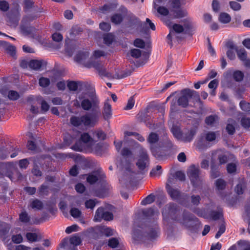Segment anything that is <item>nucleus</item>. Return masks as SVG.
I'll list each match as a JSON object with an SVG mask.
<instances>
[{"instance_id":"f257e3e1","label":"nucleus","mask_w":250,"mask_h":250,"mask_svg":"<svg viewBox=\"0 0 250 250\" xmlns=\"http://www.w3.org/2000/svg\"><path fill=\"white\" fill-rule=\"evenodd\" d=\"M99 104V101L92 85L80 94L74 104V106L81 107L84 110L88 111L92 108L97 116H100L101 114Z\"/></svg>"},{"instance_id":"f03ea898","label":"nucleus","mask_w":250,"mask_h":250,"mask_svg":"<svg viewBox=\"0 0 250 250\" xmlns=\"http://www.w3.org/2000/svg\"><path fill=\"white\" fill-rule=\"evenodd\" d=\"M144 63H128L123 66L121 68H114L113 71L111 67L106 66L104 77L109 79H122L131 75L136 69L143 66Z\"/></svg>"},{"instance_id":"7ed1b4c3","label":"nucleus","mask_w":250,"mask_h":250,"mask_svg":"<svg viewBox=\"0 0 250 250\" xmlns=\"http://www.w3.org/2000/svg\"><path fill=\"white\" fill-rule=\"evenodd\" d=\"M97 119L96 116H91L86 114L81 116H72L70 118V123L75 127L93 126L95 125Z\"/></svg>"},{"instance_id":"20e7f679","label":"nucleus","mask_w":250,"mask_h":250,"mask_svg":"<svg viewBox=\"0 0 250 250\" xmlns=\"http://www.w3.org/2000/svg\"><path fill=\"white\" fill-rule=\"evenodd\" d=\"M178 222L194 231H196L201 225L197 218L186 210L183 211Z\"/></svg>"},{"instance_id":"39448f33","label":"nucleus","mask_w":250,"mask_h":250,"mask_svg":"<svg viewBox=\"0 0 250 250\" xmlns=\"http://www.w3.org/2000/svg\"><path fill=\"white\" fill-rule=\"evenodd\" d=\"M178 222L194 231H196L201 225L197 218L186 210L183 211Z\"/></svg>"},{"instance_id":"423d86ee","label":"nucleus","mask_w":250,"mask_h":250,"mask_svg":"<svg viewBox=\"0 0 250 250\" xmlns=\"http://www.w3.org/2000/svg\"><path fill=\"white\" fill-rule=\"evenodd\" d=\"M158 135L154 132L149 134L147 141L150 144V149L152 155L156 158H161L163 156L161 148L163 147L162 142L159 141Z\"/></svg>"},{"instance_id":"0eeeda50","label":"nucleus","mask_w":250,"mask_h":250,"mask_svg":"<svg viewBox=\"0 0 250 250\" xmlns=\"http://www.w3.org/2000/svg\"><path fill=\"white\" fill-rule=\"evenodd\" d=\"M181 210L180 208L177 205L171 203L166 206V208L163 211L164 216H167L171 218V219L179 221L180 217Z\"/></svg>"},{"instance_id":"6e6552de","label":"nucleus","mask_w":250,"mask_h":250,"mask_svg":"<svg viewBox=\"0 0 250 250\" xmlns=\"http://www.w3.org/2000/svg\"><path fill=\"white\" fill-rule=\"evenodd\" d=\"M136 165L141 172L147 170L149 165V158L146 150L142 147L140 149L139 158Z\"/></svg>"},{"instance_id":"1a4fd4ad","label":"nucleus","mask_w":250,"mask_h":250,"mask_svg":"<svg viewBox=\"0 0 250 250\" xmlns=\"http://www.w3.org/2000/svg\"><path fill=\"white\" fill-rule=\"evenodd\" d=\"M172 12L173 17L175 18L181 19L186 17L181 21L185 28H190L192 27L191 20L190 18L187 17L188 12L185 9L179 8L177 9L173 10Z\"/></svg>"},{"instance_id":"9d476101","label":"nucleus","mask_w":250,"mask_h":250,"mask_svg":"<svg viewBox=\"0 0 250 250\" xmlns=\"http://www.w3.org/2000/svg\"><path fill=\"white\" fill-rule=\"evenodd\" d=\"M92 84L87 82L70 81L67 83V87L71 91H85L90 87Z\"/></svg>"},{"instance_id":"9b49d317","label":"nucleus","mask_w":250,"mask_h":250,"mask_svg":"<svg viewBox=\"0 0 250 250\" xmlns=\"http://www.w3.org/2000/svg\"><path fill=\"white\" fill-rule=\"evenodd\" d=\"M200 170L194 165H191L188 169V174L194 186H197L200 181Z\"/></svg>"},{"instance_id":"f8f14e48","label":"nucleus","mask_w":250,"mask_h":250,"mask_svg":"<svg viewBox=\"0 0 250 250\" xmlns=\"http://www.w3.org/2000/svg\"><path fill=\"white\" fill-rule=\"evenodd\" d=\"M182 95L177 100L178 104L183 107H186L188 105V100L193 92L189 89H185L181 91Z\"/></svg>"},{"instance_id":"ddd939ff","label":"nucleus","mask_w":250,"mask_h":250,"mask_svg":"<svg viewBox=\"0 0 250 250\" xmlns=\"http://www.w3.org/2000/svg\"><path fill=\"white\" fill-rule=\"evenodd\" d=\"M82 66L87 68H94L100 77H104L106 67L104 63H82Z\"/></svg>"},{"instance_id":"4468645a","label":"nucleus","mask_w":250,"mask_h":250,"mask_svg":"<svg viewBox=\"0 0 250 250\" xmlns=\"http://www.w3.org/2000/svg\"><path fill=\"white\" fill-rule=\"evenodd\" d=\"M105 177V174L100 169L89 174L86 178V181L89 184H93L98 181L104 180Z\"/></svg>"},{"instance_id":"2eb2a0df","label":"nucleus","mask_w":250,"mask_h":250,"mask_svg":"<svg viewBox=\"0 0 250 250\" xmlns=\"http://www.w3.org/2000/svg\"><path fill=\"white\" fill-rule=\"evenodd\" d=\"M165 23L167 26L170 29V32L167 36V38L168 39H170L171 37L174 35L175 33H182L184 30V28H185L184 25L182 26L179 24L176 23L172 24L169 21H166ZM186 29L188 28H186Z\"/></svg>"},{"instance_id":"dca6fc26","label":"nucleus","mask_w":250,"mask_h":250,"mask_svg":"<svg viewBox=\"0 0 250 250\" xmlns=\"http://www.w3.org/2000/svg\"><path fill=\"white\" fill-rule=\"evenodd\" d=\"M173 178H169L166 184V189L169 195L173 200L178 199L180 196V191L176 188H173L170 185L173 183Z\"/></svg>"},{"instance_id":"f3484780","label":"nucleus","mask_w":250,"mask_h":250,"mask_svg":"<svg viewBox=\"0 0 250 250\" xmlns=\"http://www.w3.org/2000/svg\"><path fill=\"white\" fill-rule=\"evenodd\" d=\"M120 10L123 14L124 16H127L128 23L129 26H133L134 25L139 24L140 23L139 20L132 13L128 12L127 9L125 7H121Z\"/></svg>"},{"instance_id":"a211bd4d","label":"nucleus","mask_w":250,"mask_h":250,"mask_svg":"<svg viewBox=\"0 0 250 250\" xmlns=\"http://www.w3.org/2000/svg\"><path fill=\"white\" fill-rule=\"evenodd\" d=\"M197 130V127H193L183 132L181 141L184 143L190 142L196 135Z\"/></svg>"},{"instance_id":"6ab92c4d","label":"nucleus","mask_w":250,"mask_h":250,"mask_svg":"<svg viewBox=\"0 0 250 250\" xmlns=\"http://www.w3.org/2000/svg\"><path fill=\"white\" fill-rule=\"evenodd\" d=\"M4 50L13 57H15L16 49L15 46L5 41H1L0 50Z\"/></svg>"},{"instance_id":"aec40b11","label":"nucleus","mask_w":250,"mask_h":250,"mask_svg":"<svg viewBox=\"0 0 250 250\" xmlns=\"http://www.w3.org/2000/svg\"><path fill=\"white\" fill-rule=\"evenodd\" d=\"M125 169V171L119 180L125 184L130 183L134 178V173L131 171L130 166H128Z\"/></svg>"},{"instance_id":"412c9836","label":"nucleus","mask_w":250,"mask_h":250,"mask_svg":"<svg viewBox=\"0 0 250 250\" xmlns=\"http://www.w3.org/2000/svg\"><path fill=\"white\" fill-rule=\"evenodd\" d=\"M228 50L226 52L227 57L230 61H233L235 58V52L236 50L238 48L232 42L228 43L227 44Z\"/></svg>"},{"instance_id":"4be33fe9","label":"nucleus","mask_w":250,"mask_h":250,"mask_svg":"<svg viewBox=\"0 0 250 250\" xmlns=\"http://www.w3.org/2000/svg\"><path fill=\"white\" fill-rule=\"evenodd\" d=\"M237 55L239 60L243 62H250V59L248 57L247 52L244 48L236 50Z\"/></svg>"},{"instance_id":"5701e85b","label":"nucleus","mask_w":250,"mask_h":250,"mask_svg":"<svg viewBox=\"0 0 250 250\" xmlns=\"http://www.w3.org/2000/svg\"><path fill=\"white\" fill-rule=\"evenodd\" d=\"M109 100H107L105 101L104 106V109L103 112V114L104 116V119L107 120L111 116V106L109 103Z\"/></svg>"},{"instance_id":"b1692460","label":"nucleus","mask_w":250,"mask_h":250,"mask_svg":"<svg viewBox=\"0 0 250 250\" xmlns=\"http://www.w3.org/2000/svg\"><path fill=\"white\" fill-rule=\"evenodd\" d=\"M43 63H20V66L22 68L29 69L33 70H39L42 67Z\"/></svg>"},{"instance_id":"393cba45","label":"nucleus","mask_w":250,"mask_h":250,"mask_svg":"<svg viewBox=\"0 0 250 250\" xmlns=\"http://www.w3.org/2000/svg\"><path fill=\"white\" fill-rule=\"evenodd\" d=\"M220 176L219 166L214 162H211L210 166V176L212 178H216Z\"/></svg>"},{"instance_id":"a878e982","label":"nucleus","mask_w":250,"mask_h":250,"mask_svg":"<svg viewBox=\"0 0 250 250\" xmlns=\"http://www.w3.org/2000/svg\"><path fill=\"white\" fill-rule=\"evenodd\" d=\"M89 56V53L86 51H81L78 52L75 57V60L76 62H81L85 61Z\"/></svg>"},{"instance_id":"bb28decb","label":"nucleus","mask_w":250,"mask_h":250,"mask_svg":"<svg viewBox=\"0 0 250 250\" xmlns=\"http://www.w3.org/2000/svg\"><path fill=\"white\" fill-rule=\"evenodd\" d=\"M218 20L222 23H228L231 21V17L227 13H221L219 15Z\"/></svg>"},{"instance_id":"cd10ccee","label":"nucleus","mask_w":250,"mask_h":250,"mask_svg":"<svg viewBox=\"0 0 250 250\" xmlns=\"http://www.w3.org/2000/svg\"><path fill=\"white\" fill-rule=\"evenodd\" d=\"M104 211L102 207L99 208L95 212L94 220L97 222H100L103 218Z\"/></svg>"},{"instance_id":"c85d7f7f","label":"nucleus","mask_w":250,"mask_h":250,"mask_svg":"<svg viewBox=\"0 0 250 250\" xmlns=\"http://www.w3.org/2000/svg\"><path fill=\"white\" fill-rule=\"evenodd\" d=\"M31 208L33 209L41 210L43 208V205L42 202L39 199L33 200L30 204Z\"/></svg>"},{"instance_id":"c756f323","label":"nucleus","mask_w":250,"mask_h":250,"mask_svg":"<svg viewBox=\"0 0 250 250\" xmlns=\"http://www.w3.org/2000/svg\"><path fill=\"white\" fill-rule=\"evenodd\" d=\"M9 226L5 223H1L0 225V236H4L6 235L10 229Z\"/></svg>"},{"instance_id":"7c9ffc66","label":"nucleus","mask_w":250,"mask_h":250,"mask_svg":"<svg viewBox=\"0 0 250 250\" xmlns=\"http://www.w3.org/2000/svg\"><path fill=\"white\" fill-rule=\"evenodd\" d=\"M8 18L7 22L8 24L13 27H16L19 22V16H17L12 17V16H9Z\"/></svg>"},{"instance_id":"2f4dec72","label":"nucleus","mask_w":250,"mask_h":250,"mask_svg":"<svg viewBox=\"0 0 250 250\" xmlns=\"http://www.w3.org/2000/svg\"><path fill=\"white\" fill-rule=\"evenodd\" d=\"M143 213L144 216L146 217H152L154 215H157L158 214V211L157 210H155L152 208H149L143 211Z\"/></svg>"},{"instance_id":"473e14b6","label":"nucleus","mask_w":250,"mask_h":250,"mask_svg":"<svg viewBox=\"0 0 250 250\" xmlns=\"http://www.w3.org/2000/svg\"><path fill=\"white\" fill-rule=\"evenodd\" d=\"M218 120V117L216 115H210L206 118L205 123L209 125H213Z\"/></svg>"},{"instance_id":"72a5a7b5","label":"nucleus","mask_w":250,"mask_h":250,"mask_svg":"<svg viewBox=\"0 0 250 250\" xmlns=\"http://www.w3.org/2000/svg\"><path fill=\"white\" fill-rule=\"evenodd\" d=\"M155 196L153 194H150L142 201L141 204L142 205H146L151 204L155 201Z\"/></svg>"},{"instance_id":"f704fd0d","label":"nucleus","mask_w":250,"mask_h":250,"mask_svg":"<svg viewBox=\"0 0 250 250\" xmlns=\"http://www.w3.org/2000/svg\"><path fill=\"white\" fill-rule=\"evenodd\" d=\"M20 221L24 223H29L30 220V217L26 211H22L19 215Z\"/></svg>"},{"instance_id":"c9c22d12","label":"nucleus","mask_w":250,"mask_h":250,"mask_svg":"<svg viewBox=\"0 0 250 250\" xmlns=\"http://www.w3.org/2000/svg\"><path fill=\"white\" fill-rule=\"evenodd\" d=\"M246 187L245 183L243 181H241L235 187V190L238 194H242Z\"/></svg>"},{"instance_id":"e433bc0d","label":"nucleus","mask_w":250,"mask_h":250,"mask_svg":"<svg viewBox=\"0 0 250 250\" xmlns=\"http://www.w3.org/2000/svg\"><path fill=\"white\" fill-rule=\"evenodd\" d=\"M39 194L40 195H47L49 192L48 186L44 184L42 185L39 188Z\"/></svg>"},{"instance_id":"4c0bfd02","label":"nucleus","mask_w":250,"mask_h":250,"mask_svg":"<svg viewBox=\"0 0 250 250\" xmlns=\"http://www.w3.org/2000/svg\"><path fill=\"white\" fill-rule=\"evenodd\" d=\"M216 187L219 190H222L225 189L226 187V182L222 179H218L215 181Z\"/></svg>"},{"instance_id":"58836bf2","label":"nucleus","mask_w":250,"mask_h":250,"mask_svg":"<svg viewBox=\"0 0 250 250\" xmlns=\"http://www.w3.org/2000/svg\"><path fill=\"white\" fill-rule=\"evenodd\" d=\"M123 20V17L119 14H116L112 16L111 18V21L115 24L120 23Z\"/></svg>"},{"instance_id":"ea45409f","label":"nucleus","mask_w":250,"mask_h":250,"mask_svg":"<svg viewBox=\"0 0 250 250\" xmlns=\"http://www.w3.org/2000/svg\"><path fill=\"white\" fill-rule=\"evenodd\" d=\"M26 238L28 241L30 242H34L38 241V235L36 233L27 232L26 234Z\"/></svg>"},{"instance_id":"a19ab883","label":"nucleus","mask_w":250,"mask_h":250,"mask_svg":"<svg viewBox=\"0 0 250 250\" xmlns=\"http://www.w3.org/2000/svg\"><path fill=\"white\" fill-rule=\"evenodd\" d=\"M8 97L10 100L15 101L20 98L19 93L14 90H10L8 92Z\"/></svg>"},{"instance_id":"79ce46f5","label":"nucleus","mask_w":250,"mask_h":250,"mask_svg":"<svg viewBox=\"0 0 250 250\" xmlns=\"http://www.w3.org/2000/svg\"><path fill=\"white\" fill-rule=\"evenodd\" d=\"M240 106L241 109L245 112H249L250 111V103L245 101H241L240 102Z\"/></svg>"},{"instance_id":"37998d69","label":"nucleus","mask_w":250,"mask_h":250,"mask_svg":"<svg viewBox=\"0 0 250 250\" xmlns=\"http://www.w3.org/2000/svg\"><path fill=\"white\" fill-rule=\"evenodd\" d=\"M233 77L236 82H241L244 78V74L241 71H236L233 73Z\"/></svg>"},{"instance_id":"c03bdc74","label":"nucleus","mask_w":250,"mask_h":250,"mask_svg":"<svg viewBox=\"0 0 250 250\" xmlns=\"http://www.w3.org/2000/svg\"><path fill=\"white\" fill-rule=\"evenodd\" d=\"M100 231L106 236H109L113 235V231L110 228L103 227L101 228Z\"/></svg>"},{"instance_id":"a18cd8bd","label":"nucleus","mask_w":250,"mask_h":250,"mask_svg":"<svg viewBox=\"0 0 250 250\" xmlns=\"http://www.w3.org/2000/svg\"><path fill=\"white\" fill-rule=\"evenodd\" d=\"M70 243L75 246L79 245L81 243L80 237L77 235H74L70 238Z\"/></svg>"},{"instance_id":"49530a36","label":"nucleus","mask_w":250,"mask_h":250,"mask_svg":"<svg viewBox=\"0 0 250 250\" xmlns=\"http://www.w3.org/2000/svg\"><path fill=\"white\" fill-rule=\"evenodd\" d=\"M39 83L41 86L46 87L50 84V80L48 78L42 77L39 79Z\"/></svg>"},{"instance_id":"de8ad7c7","label":"nucleus","mask_w":250,"mask_h":250,"mask_svg":"<svg viewBox=\"0 0 250 250\" xmlns=\"http://www.w3.org/2000/svg\"><path fill=\"white\" fill-rule=\"evenodd\" d=\"M155 9L157 10L158 13L163 16H167L169 13L168 10L163 6H160L159 5L156 6V8Z\"/></svg>"},{"instance_id":"09e8293b","label":"nucleus","mask_w":250,"mask_h":250,"mask_svg":"<svg viewBox=\"0 0 250 250\" xmlns=\"http://www.w3.org/2000/svg\"><path fill=\"white\" fill-rule=\"evenodd\" d=\"M113 40L114 37L111 34H107L104 36V42L107 45L110 44L113 41Z\"/></svg>"},{"instance_id":"8fccbe9b","label":"nucleus","mask_w":250,"mask_h":250,"mask_svg":"<svg viewBox=\"0 0 250 250\" xmlns=\"http://www.w3.org/2000/svg\"><path fill=\"white\" fill-rule=\"evenodd\" d=\"M201 200V197L199 195H192L190 197L191 204L194 206H198Z\"/></svg>"},{"instance_id":"3c124183","label":"nucleus","mask_w":250,"mask_h":250,"mask_svg":"<svg viewBox=\"0 0 250 250\" xmlns=\"http://www.w3.org/2000/svg\"><path fill=\"white\" fill-rule=\"evenodd\" d=\"M171 131L174 136L178 140L181 141L183 132L179 129L174 127L172 128Z\"/></svg>"},{"instance_id":"603ef678","label":"nucleus","mask_w":250,"mask_h":250,"mask_svg":"<svg viewBox=\"0 0 250 250\" xmlns=\"http://www.w3.org/2000/svg\"><path fill=\"white\" fill-rule=\"evenodd\" d=\"M52 38L53 41L60 42L62 41L63 36L61 33L55 32L52 35Z\"/></svg>"},{"instance_id":"864d4df0","label":"nucleus","mask_w":250,"mask_h":250,"mask_svg":"<svg viewBox=\"0 0 250 250\" xmlns=\"http://www.w3.org/2000/svg\"><path fill=\"white\" fill-rule=\"evenodd\" d=\"M162 167L160 166H157L155 168L152 169L150 173V175L151 177L155 176L156 175L159 176L161 174Z\"/></svg>"},{"instance_id":"5fc2aeb1","label":"nucleus","mask_w":250,"mask_h":250,"mask_svg":"<svg viewBox=\"0 0 250 250\" xmlns=\"http://www.w3.org/2000/svg\"><path fill=\"white\" fill-rule=\"evenodd\" d=\"M230 7L234 11H239L241 8V5L236 1H231L229 2Z\"/></svg>"},{"instance_id":"6e6d98bb","label":"nucleus","mask_w":250,"mask_h":250,"mask_svg":"<svg viewBox=\"0 0 250 250\" xmlns=\"http://www.w3.org/2000/svg\"><path fill=\"white\" fill-rule=\"evenodd\" d=\"M13 242L16 244H20L23 241V238L21 234L13 235L11 238Z\"/></svg>"},{"instance_id":"4d7b16f0","label":"nucleus","mask_w":250,"mask_h":250,"mask_svg":"<svg viewBox=\"0 0 250 250\" xmlns=\"http://www.w3.org/2000/svg\"><path fill=\"white\" fill-rule=\"evenodd\" d=\"M216 137L214 132H208L206 135V140L208 142H211L215 140Z\"/></svg>"},{"instance_id":"13d9d810","label":"nucleus","mask_w":250,"mask_h":250,"mask_svg":"<svg viewBox=\"0 0 250 250\" xmlns=\"http://www.w3.org/2000/svg\"><path fill=\"white\" fill-rule=\"evenodd\" d=\"M119 244V241L117 238H112L108 241V245L112 248H115L118 246Z\"/></svg>"},{"instance_id":"bf43d9fd","label":"nucleus","mask_w":250,"mask_h":250,"mask_svg":"<svg viewBox=\"0 0 250 250\" xmlns=\"http://www.w3.org/2000/svg\"><path fill=\"white\" fill-rule=\"evenodd\" d=\"M135 104V101L133 97H131L128 100L126 106L124 108L125 110H129L132 108Z\"/></svg>"},{"instance_id":"052dcab7","label":"nucleus","mask_w":250,"mask_h":250,"mask_svg":"<svg viewBox=\"0 0 250 250\" xmlns=\"http://www.w3.org/2000/svg\"><path fill=\"white\" fill-rule=\"evenodd\" d=\"M242 125L245 128H249L250 126V118H242L241 120Z\"/></svg>"},{"instance_id":"680f3d73","label":"nucleus","mask_w":250,"mask_h":250,"mask_svg":"<svg viewBox=\"0 0 250 250\" xmlns=\"http://www.w3.org/2000/svg\"><path fill=\"white\" fill-rule=\"evenodd\" d=\"M134 45L137 47L143 48L145 46V43L143 40L140 39H136L134 41Z\"/></svg>"},{"instance_id":"e2e57ef3","label":"nucleus","mask_w":250,"mask_h":250,"mask_svg":"<svg viewBox=\"0 0 250 250\" xmlns=\"http://www.w3.org/2000/svg\"><path fill=\"white\" fill-rule=\"evenodd\" d=\"M226 129L229 135H233L235 132L234 125L232 124H228L226 126Z\"/></svg>"},{"instance_id":"0e129e2a","label":"nucleus","mask_w":250,"mask_h":250,"mask_svg":"<svg viewBox=\"0 0 250 250\" xmlns=\"http://www.w3.org/2000/svg\"><path fill=\"white\" fill-rule=\"evenodd\" d=\"M70 214L74 218H77L80 216L81 211L77 208H72L70 211Z\"/></svg>"},{"instance_id":"69168bd1","label":"nucleus","mask_w":250,"mask_h":250,"mask_svg":"<svg viewBox=\"0 0 250 250\" xmlns=\"http://www.w3.org/2000/svg\"><path fill=\"white\" fill-rule=\"evenodd\" d=\"M79 227L77 225H73L70 227H68L65 229V232L70 234L72 232L78 230Z\"/></svg>"},{"instance_id":"338daca9","label":"nucleus","mask_w":250,"mask_h":250,"mask_svg":"<svg viewBox=\"0 0 250 250\" xmlns=\"http://www.w3.org/2000/svg\"><path fill=\"white\" fill-rule=\"evenodd\" d=\"M96 205V202L94 200L90 199L85 202V207L87 208L93 209Z\"/></svg>"},{"instance_id":"774afa93","label":"nucleus","mask_w":250,"mask_h":250,"mask_svg":"<svg viewBox=\"0 0 250 250\" xmlns=\"http://www.w3.org/2000/svg\"><path fill=\"white\" fill-rule=\"evenodd\" d=\"M19 167L21 168H26L29 164L27 159H23L19 161Z\"/></svg>"}]
</instances>
